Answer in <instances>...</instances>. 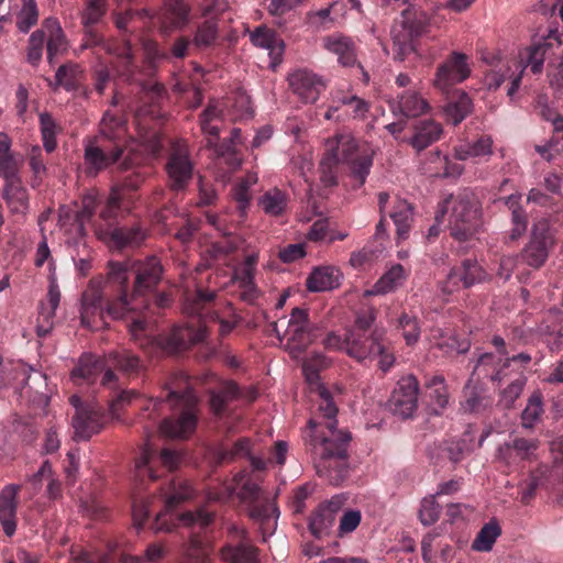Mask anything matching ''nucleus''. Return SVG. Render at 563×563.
<instances>
[{
    "label": "nucleus",
    "instance_id": "obj_39",
    "mask_svg": "<svg viewBox=\"0 0 563 563\" xmlns=\"http://www.w3.org/2000/svg\"><path fill=\"white\" fill-rule=\"evenodd\" d=\"M82 76L80 66L76 63H66L60 65L55 74V81H49V86L56 90L63 87L67 91H74L78 88L79 80Z\"/></svg>",
    "mask_w": 563,
    "mask_h": 563
},
{
    "label": "nucleus",
    "instance_id": "obj_15",
    "mask_svg": "<svg viewBox=\"0 0 563 563\" xmlns=\"http://www.w3.org/2000/svg\"><path fill=\"white\" fill-rule=\"evenodd\" d=\"M487 273L475 258H465L454 265L445 279L440 282V290L444 296H451L463 289H468L485 282Z\"/></svg>",
    "mask_w": 563,
    "mask_h": 563
},
{
    "label": "nucleus",
    "instance_id": "obj_3",
    "mask_svg": "<svg viewBox=\"0 0 563 563\" xmlns=\"http://www.w3.org/2000/svg\"><path fill=\"white\" fill-rule=\"evenodd\" d=\"M312 393L316 409L308 421L307 441L319 455L314 464L319 477L338 486L349 474L347 448L352 439L351 433L335 428L338 406L331 391L325 386L318 385Z\"/></svg>",
    "mask_w": 563,
    "mask_h": 563
},
{
    "label": "nucleus",
    "instance_id": "obj_8",
    "mask_svg": "<svg viewBox=\"0 0 563 563\" xmlns=\"http://www.w3.org/2000/svg\"><path fill=\"white\" fill-rule=\"evenodd\" d=\"M439 203L451 210L448 228L450 235L460 243L474 239L482 227V208L477 197L467 190L454 196L448 195Z\"/></svg>",
    "mask_w": 563,
    "mask_h": 563
},
{
    "label": "nucleus",
    "instance_id": "obj_31",
    "mask_svg": "<svg viewBox=\"0 0 563 563\" xmlns=\"http://www.w3.org/2000/svg\"><path fill=\"white\" fill-rule=\"evenodd\" d=\"M339 285V271L333 266L316 267L306 279V287L312 292L331 290Z\"/></svg>",
    "mask_w": 563,
    "mask_h": 563
},
{
    "label": "nucleus",
    "instance_id": "obj_1",
    "mask_svg": "<svg viewBox=\"0 0 563 563\" xmlns=\"http://www.w3.org/2000/svg\"><path fill=\"white\" fill-rule=\"evenodd\" d=\"M163 266L156 256L132 264L110 262L104 291L90 282L81 296V323L96 331L106 319L123 320L131 336L139 341L145 335L150 295L162 280Z\"/></svg>",
    "mask_w": 563,
    "mask_h": 563
},
{
    "label": "nucleus",
    "instance_id": "obj_22",
    "mask_svg": "<svg viewBox=\"0 0 563 563\" xmlns=\"http://www.w3.org/2000/svg\"><path fill=\"white\" fill-rule=\"evenodd\" d=\"M345 503L346 497L340 494L320 504L309 520L311 533L317 538L325 533L333 526L336 515L343 509Z\"/></svg>",
    "mask_w": 563,
    "mask_h": 563
},
{
    "label": "nucleus",
    "instance_id": "obj_59",
    "mask_svg": "<svg viewBox=\"0 0 563 563\" xmlns=\"http://www.w3.org/2000/svg\"><path fill=\"white\" fill-rule=\"evenodd\" d=\"M124 121L109 111L103 114L100 122V131L97 136H103L104 140L114 141L119 132L123 131Z\"/></svg>",
    "mask_w": 563,
    "mask_h": 563
},
{
    "label": "nucleus",
    "instance_id": "obj_42",
    "mask_svg": "<svg viewBox=\"0 0 563 563\" xmlns=\"http://www.w3.org/2000/svg\"><path fill=\"white\" fill-rule=\"evenodd\" d=\"M108 363L128 376L136 375L143 369L140 357L125 350L110 353Z\"/></svg>",
    "mask_w": 563,
    "mask_h": 563
},
{
    "label": "nucleus",
    "instance_id": "obj_16",
    "mask_svg": "<svg viewBox=\"0 0 563 563\" xmlns=\"http://www.w3.org/2000/svg\"><path fill=\"white\" fill-rule=\"evenodd\" d=\"M554 245V234L547 219L537 221L531 231V236L521 252V260L532 268H540L549 257V252Z\"/></svg>",
    "mask_w": 563,
    "mask_h": 563
},
{
    "label": "nucleus",
    "instance_id": "obj_43",
    "mask_svg": "<svg viewBox=\"0 0 563 563\" xmlns=\"http://www.w3.org/2000/svg\"><path fill=\"white\" fill-rule=\"evenodd\" d=\"M472 375L483 376L492 382L501 383L508 376V372H505L504 364L496 369V356L492 353H484L478 357Z\"/></svg>",
    "mask_w": 563,
    "mask_h": 563
},
{
    "label": "nucleus",
    "instance_id": "obj_49",
    "mask_svg": "<svg viewBox=\"0 0 563 563\" xmlns=\"http://www.w3.org/2000/svg\"><path fill=\"white\" fill-rule=\"evenodd\" d=\"M434 412L444 409L449 404V391L443 376H433L426 382Z\"/></svg>",
    "mask_w": 563,
    "mask_h": 563
},
{
    "label": "nucleus",
    "instance_id": "obj_58",
    "mask_svg": "<svg viewBox=\"0 0 563 563\" xmlns=\"http://www.w3.org/2000/svg\"><path fill=\"white\" fill-rule=\"evenodd\" d=\"M38 19L37 5L34 0H23V5L18 14L16 26L18 29L26 33L29 30L36 24Z\"/></svg>",
    "mask_w": 563,
    "mask_h": 563
},
{
    "label": "nucleus",
    "instance_id": "obj_62",
    "mask_svg": "<svg viewBox=\"0 0 563 563\" xmlns=\"http://www.w3.org/2000/svg\"><path fill=\"white\" fill-rule=\"evenodd\" d=\"M440 511H441V507L435 501V497L434 496L426 497L422 499L421 507L419 510L420 521L424 526H430L439 519Z\"/></svg>",
    "mask_w": 563,
    "mask_h": 563
},
{
    "label": "nucleus",
    "instance_id": "obj_46",
    "mask_svg": "<svg viewBox=\"0 0 563 563\" xmlns=\"http://www.w3.org/2000/svg\"><path fill=\"white\" fill-rule=\"evenodd\" d=\"M331 363L332 361L329 357L319 352L312 353L303 361L302 372L306 380L312 388L313 386L317 387L318 385H321L319 383V373L322 369L328 368Z\"/></svg>",
    "mask_w": 563,
    "mask_h": 563
},
{
    "label": "nucleus",
    "instance_id": "obj_20",
    "mask_svg": "<svg viewBox=\"0 0 563 563\" xmlns=\"http://www.w3.org/2000/svg\"><path fill=\"white\" fill-rule=\"evenodd\" d=\"M385 339V332L377 329L371 333L346 332L345 352L357 362L372 361L382 353Z\"/></svg>",
    "mask_w": 563,
    "mask_h": 563
},
{
    "label": "nucleus",
    "instance_id": "obj_36",
    "mask_svg": "<svg viewBox=\"0 0 563 563\" xmlns=\"http://www.w3.org/2000/svg\"><path fill=\"white\" fill-rule=\"evenodd\" d=\"M167 10L166 20L162 22V29L169 33L174 29H181L188 23L190 8L184 0H165Z\"/></svg>",
    "mask_w": 563,
    "mask_h": 563
},
{
    "label": "nucleus",
    "instance_id": "obj_33",
    "mask_svg": "<svg viewBox=\"0 0 563 563\" xmlns=\"http://www.w3.org/2000/svg\"><path fill=\"white\" fill-rule=\"evenodd\" d=\"M324 47L335 54L338 56V60L343 66H352L356 62V54L354 43L351 38L340 35L333 34L327 36L323 40Z\"/></svg>",
    "mask_w": 563,
    "mask_h": 563
},
{
    "label": "nucleus",
    "instance_id": "obj_11",
    "mask_svg": "<svg viewBox=\"0 0 563 563\" xmlns=\"http://www.w3.org/2000/svg\"><path fill=\"white\" fill-rule=\"evenodd\" d=\"M432 22L423 11L405 10L401 20L391 27L393 58L402 62L413 51V38L427 34Z\"/></svg>",
    "mask_w": 563,
    "mask_h": 563
},
{
    "label": "nucleus",
    "instance_id": "obj_24",
    "mask_svg": "<svg viewBox=\"0 0 563 563\" xmlns=\"http://www.w3.org/2000/svg\"><path fill=\"white\" fill-rule=\"evenodd\" d=\"M442 134L441 123L433 119H424L417 121L412 125L411 135L404 137L401 142L407 143L419 153L438 142Z\"/></svg>",
    "mask_w": 563,
    "mask_h": 563
},
{
    "label": "nucleus",
    "instance_id": "obj_5",
    "mask_svg": "<svg viewBox=\"0 0 563 563\" xmlns=\"http://www.w3.org/2000/svg\"><path fill=\"white\" fill-rule=\"evenodd\" d=\"M216 294L208 289H197L194 294L187 295L184 302V312L196 320L186 325H177L172 329L165 338V349L169 353H179L190 346L205 341L208 330L201 316L208 306L211 305Z\"/></svg>",
    "mask_w": 563,
    "mask_h": 563
},
{
    "label": "nucleus",
    "instance_id": "obj_56",
    "mask_svg": "<svg viewBox=\"0 0 563 563\" xmlns=\"http://www.w3.org/2000/svg\"><path fill=\"white\" fill-rule=\"evenodd\" d=\"M40 128L43 139V145L46 152L51 153L56 148V130L57 125L53 117L48 112L40 114Z\"/></svg>",
    "mask_w": 563,
    "mask_h": 563
},
{
    "label": "nucleus",
    "instance_id": "obj_52",
    "mask_svg": "<svg viewBox=\"0 0 563 563\" xmlns=\"http://www.w3.org/2000/svg\"><path fill=\"white\" fill-rule=\"evenodd\" d=\"M472 111V100L466 93H462L455 102L445 107V115L453 125L460 124Z\"/></svg>",
    "mask_w": 563,
    "mask_h": 563
},
{
    "label": "nucleus",
    "instance_id": "obj_61",
    "mask_svg": "<svg viewBox=\"0 0 563 563\" xmlns=\"http://www.w3.org/2000/svg\"><path fill=\"white\" fill-rule=\"evenodd\" d=\"M320 331V327L309 323L305 328H295L291 332L290 340L298 347L306 349L319 338Z\"/></svg>",
    "mask_w": 563,
    "mask_h": 563
},
{
    "label": "nucleus",
    "instance_id": "obj_18",
    "mask_svg": "<svg viewBox=\"0 0 563 563\" xmlns=\"http://www.w3.org/2000/svg\"><path fill=\"white\" fill-rule=\"evenodd\" d=\"M419 383L413 375H406L399 378L390 398L388 406L390 411L402 419L413 416L418 409Z\"/></svg>",
    "mask_w": 563,
    "mask_h": 563
},
{
    "label": "nucleus",
    "instance_id": "obj_7",
    "mask_svg": "<svg viewBox=\"0 0 563 563\" xmlns=\"http://www.w3.org/2000/svg\"><path fill=\"white\" fill-rule=\"evenodd\" d=\"M107 0H86L85 8L81 12V23L86 29L85 48L100 46L108 54L115 55L121 60L120 76L125 77L128 81L132 79L133 70V51L130 40L124 38L122 46L107 41L97 34L91 26L99 23L107 12Z\"/></svg>",
    "mask_w": 563,
    "mask_h": 563
},
{
    "label": "nucleus",
    "instance_id": "obj_26",
    "mask_svg": "<svg viewBox=\"0 0 563 563\" xmlns=\"http://www.w3.org/2000/svg\"><path fill=\"white\" fill-rule=\"evenodd\" d=\"M250 41L254 46L268 52L272 68H276L282 63L285 43L274 30L260 25L250 34Z\"/></svg>",
    "mask_w": 563,
    "mask_h": 563
},
{
    "label": "nucleus",
    "instance_id": "obj_30",
    "mask_svg": "<svg viewBox=\"0 0 563 563\" xmlns=\"http://www.w3.org/2000/svg\"><path fill=\"white\" fill-rule=\"evenodd\" d=\"M431 107L426 98L416 90H406L397 97L394 113L397 111L406 119L418 118L428 113Z\"/></svg>",
    "mask_w": 563,
    "mask_h": 563
},
{
    "label": "nucleus",
    "instance_id": "obj_41",
    "mask_svg": "<svg viewBox=\"0 0 563 563\" xmlns=\"http://www.w3.org/2000/svg\"><path fill=\"white\" fill-rule=\"evenodd\" d=\"M45 27L49 32L47 40V60L49 64H53L54 57L66 51V40L60 24L56 19H46Z\"/></svg>",
    "mask_w": 563,
    "mask_h": 563
},
{
    "label": "nucleus",
    "instance_id": "obj_19",
    "mask_svg": "<svg viewBox=\"0 0 563 563\" xmlns=\"http://www.w3.org/2000/svg\"><path fill=\"white\" fill-rule=\"evenodd\" d=\"M122 185L112 187L106 205L100 210V219L104 221V228H117V219L121 210H129L136 199L139 184L128 178Z\"/></svg>",
    "mask_w": 563,
    "mask_h": 563
},
{
    "label": "nucleus",
    "instance_id": "obj_9",
    "mask_svg": "<svg viewBox=\"0 0 563 563\" xmlns=\"http://www.w3.org/2000/svg\"><path fill=\"white\" fill-rule=\"evenodd\" d=\"M243 475L235 477L239 490L236 497L243 505L247 516L258 523L262 539L265 542L267 537L272 536L277 526L279 510L267 494L263 493L260 486L251 478L243 479Z\"/></svg>",
    "mask_w": 563,
    "mask_h": 563
},
{
    "label": "nucleus",
    "instance_id": "obj_27",
    "mask_svg": "<svg viewBox=\"0 0 563 563\" xmlns=\"http://www.w3.org/2000/svg\"><path fill=\"white\" fill-rule=\"evenodd\" d=\"M20 485L10 484L0 493V523L7 537H12L16 530L18 494Z\"/></svg>",
    "mask_w": 563,
    "mask_h": 563
},
{
    "label": "nucleus",
    "instance_id": "obj_40",
    "mask_svg": "<svg viewBox=\"0 0 563 563\" xmlns=\"http://www.w3.org/2000/svg\"><path fill=\"white\" fill-rule=\"evenodd\" d=\"M219 42V27L214 20H206L197 26L191 40L192 48L202 51L214 47Z\"/></svg>",
    "mask_w": 563,
    "mask_h": 563
},
{
    "label": "nucleus",
    "instance_id": "obj_13",
    "mask_svg": "<svg viewBox=\"0 0 563 563\" xmlns=\"http://www.w3.org/2000/svg\"><path fill=\"white\" fill-rule=\"evenodd\" d=\"M562 42L558 31L550 30L545 36L533 41L530 45L525 47L520 54V66L521 70L519 74L511 78L510 87L507 91L509 97H514L520 87L523 70L529 68L534 75H539L543 70L545 56L553 51L559 48Z\"/></svg>",
    "mask_w": 563,
    "mask_h": 563
},
{
    "label": "nucleus",
    "instance_id": "obj_14",
    "mask_svg": "<svg viewBox=\"0 0 563 563\" xmlns=\"http://www.w3.org/2000/svg\"><path fill=\"white\" fill-rule=\"evenodd\" d=\"M223 563H260V550L250 538L249 531L231 525L228 528V541L220 550Z\"/></svg>",
    "mask_w": 563,
    "mask_h": 563
},
{
    "label": "nucleus",
    "instance_id": "obj_55",
    "mask_svg": "<svg viewBox=\"0 0 563 563\" xmlns=\"http://www.w3.org/2000/svg\"><path fill=\"white\" fill-rule=\"evenodd\" d=\"M15 158L11 152V139L4 132H0V174L13 176Z\"/></svg>",
    "mask_w": 563,
    "mask_h": 563
},
{
    "label": "nucleus",
    "instance_id": "obj_21",
    "mask_svg": "<svg viewBox=\"0 0 563 563\" xmlns=\"http://www.w3.org/2000/svg\"><path fill=\"white\" fill-rule=\"evenodd\" d=\"M99 235L115 249L135 247L141 245L148 236V230L141 222L130 227L103 228L98 229Z\"/></svg>",
    "mask_w": 563,
    "mask_h": 563
},
{
    "label": "nucleus",
    "instance_id": "obj_37",
    "mask_svg": "<svg viewBox=\"0 0 563 563\" xmlns=\"http://www.w3.org/2000/svg\"><path fill=\"white\" fill-rule=\"evenodd\" d=\"M409 276L401 264H394L375 283L373 291L377 295L394 291L400 287Z\"/></svg>",
    "mask_w": 563,
    "mask_h": 563
},
{
    "label": "nucleus",
    "instance_id": "obj_34",
    "mask_svg": "<svg viewBox=\"0 0 563 563\" xmlns=\"http://www.w3.org/2000/svg\"><path fill=\"white\" fill-rule=\"evenodd\" d=\"M240 397V388L234 382H225L210 394V409L217 417L225 415L229 405Z\"/></svg>",
    "mask_w": 563,
    "mask_h": 563
},
{
    "label": "nucleus",
    "instance_id": "obj_38",
    "mask_svg": "<svg viewBox=\"0 0 563 563\" xmlns=\"http://www.w3.org/2000/svg\"><path fill=\"white\" fill-rule=\"evenodd\" d=\"M390 218L396 225L397 241L408 239L413 220L412 206L405 200L397 201L394 210L390 212Z\"/></svg>",
    "mask_w": 563,
    "mask_h": 563
},
{
    "label": "nucleus",
    "instance_id": "obj_32",
    "mask_svg": "<svg viewBox=\"0 0 563 563\" xmlns=\"http://www.w3.org/2000/svg\"><path fill=\"white\" fill-rule=\"evenodd\" d=\"M166 168L168 176H191L194 164L186 143L178 142L173 145Z\"/></svg>",
    "mask_w": 563,
    "mask_h": 563
},
{
    "label": "nucleus",
    "instance_id": "obj_54",
    "mask_svg": "<svg viewBox=\"0 0 563 563\" xmlns=\"http://www.w3.org/2000/svg\"><path fill=\"white\" fill-rule=\"evenodd\" d=\"M200 128L205 135H207V146L212 148L217 156L224 157L225 154L231 153V145L219 143L220 128L213 122L200 121Z\"/></svg>",
    "mask_w": 563,
    "mask_h": 563
},
{
    "label": "nucleus",
    "instance_id": "obj_63",
    "mask_svg": "<svg viewBox=\"0 0 563 563\" xmlns=\"http://www.w3.org/2000/svg\"><path fill=\"white\" fill-rule=\"evenodd\" d=\"M361 521H362V514L360 510H356V509L344 510L340 518L338 536L344 537L346 534L352 533L360 526Z\"/></svg>",
    "mask_w": 563,
    "mask_h": 563
},
{
    "label": "nucleus",
    "instance_id": "obj_17",
    "mask_svg": "<svg viewBox=\"0 0 563 563\" xmlns=\"http://www.w3.org/2000/svg\"><path fill=\"white\" fill-rule=\"evenodd\" d=\"M470 76L471 67L467 55L453 52L438 66L432 86L442 93H449L455 85L463 82Z\"/></svg>",
    "mask_w": 563,
    "mask_h": 563
},
{
    "label": "nucleus",
    "instance_id": "obj_48",
    "mask_svg": "<svg viewBox=\"0 0 563 563\" xmlns=\"http://www.w3.org/2000/svg\"><path fill=\"white\" fill-rule=\"evenodd\" d=\"M492 144L493 141L489 136H481L473 143H466L455 147V157L460 161H465L489 155L492 153Z\"/></svg>",
    "mask_w": 563,
    "mask_h": 563
},
{
    "label": "nucleus",
    "instance_id": "obj_2",
    "mask_svg": "<svg viewBox=\"0 0 563 563\" xmlns=\"http://www.w3.org/2000/svg\"><path fill=\"white\" fill-rule=\"evenodd\" d=\"M125 406L141 410L140 420L150 438L159 431L169 439L186 440L196 431L199 419V398L183 373L174 375L156 398H147L135 389L123 390L111 400L113 415Z\"/></svg>",
    "mask_w": 563,
    "mask_h": 563
},
{
    "label": "nucleus",
    "instance_id": "obj_50",
    "mask_svg": "<svg viewBox=\"0 0 563 563\" xmlns=\"http://www.w3.org/2000/svg\"><path fill=\"white\" fill-rule=\"evenodd\" d=\"M256 179L257 178H241L231 189V197L242 214L246 212L251 205L253 198L251 188L256 183Z\"/></svg>",
    "mask_w": 563,
    "mask_h": 563
},
{
    "label": "nucleus",
    "instance_id": "obj_23",
    "mask_svg": "<svg viewBox=\"0 0 563 563\" xmlns=\"http://www.w3.org/2000/svg\"><path fill=\"white\" fill-rule=\"evenodd\" d=\"M288 82L294 93L306 103L316 102L324 89L322 79L307 69H298L291 73L288 76Z\"/></svg>",
    "mask_w": 563,
    "mask_h": 563
},
{
    "label": "nucleus",
    "instance_id": "obj_29",
    "mask_svg": "<svg viewBox=\"0 0 563 563\" xmlns=\"http://www.w3.org/2000/svg\"><path fill=\"white\" fill-rule=\"evenodd\" d=\"M106 369V362L89 353L82 354L70 373V378L76 385L92 384Z\"/></svg>",
    "mask_w": 563,
    "mask_h": 563
},
{
    "label": "nucleus",
    "instance_id": "obj_35",
    "mask_svg": "<svg viewBox=\"0 0 563 563\" xmlns=\"http://www.w3.org/2000/svg\"><path fill=\"white\" fill-rule=\"evenodd\" d=\"M3 198L10 210L14 213H24L29 207L27 191L21 183V178H5Z\"/></svg>",
    "mask_w": 563,
    "mask_h": 563
},
{
    "label": "nucleus",
    "instance_id": "obj_12",
    "mask_svg": "<svg viewBox=\"0 0 563 563\" xmlns=\"http://www.w3.org/2000/svg\"><path fill=\"white\" fill-rule=\"evenodd\" d=\"M184 460L183 453L169 448L159 453L147 442L141 456L135 461L134 479L141 485L155 482L162 476L161 471L173 472Z\"/></svg>",
    "mask_w": 563,
    "mask_h": 563
},
{
    "label": "nucleus",
    "instance_id": "obj_4",
    "mask_svg": "<svg viewBox=\"0 0 563 563\" xmlns=\"http://www.w3.org/2000/svg\"><path fill=\"white\" fill-rule=\"evenodd\" d=\"M161 489L165 498L166 512L157 515L154 529L170 531L176 526L190 528L192 531L184 551L185 563H210L211 548L200 532L213 521V514L203 509L180 515L172 512L180 503L190 500L196 495V489L187 479L173 477L167 486Z\"/></svg>",
    "mask_w": 563,
    "mask_h": 563
},
{
    "label": "nucleus",
    "instance_id": "obj_60",
    "mask_svg": "<svg viewBox=\"0 0 563 563\" xmlns=\"http://www.w3.org/2000/svg\"><path fill=\"white\" fill-rule=\"evenodd\" d=\"M542 412H543L542 397H541V395L533 394L529 398L528 404H527L525 410L522 411V415H521L522 426L525 428L531 429L534 426V423L537 422V420L540 418Z\"/></svg>",
    "mask_w": 563,
    "mask_h": 563
},
{
    "label": "nucleus",
    "instance_id": "obj_45",
    "mask_svg": "<svg viewBox=\"0 0 563 563\" xmlns=\"http://www.w3.org/2000/svg\"><path fill=\"white\" fill-rule=\"evenodd\" d=\"M385 243L384 241L376 242L373 238L361 251L351 254V265L355 268H362L378 260L386 249Z\"/></svg>",
    "mask_w": 563,
    "mask_h": 563
},
{
    "label": "nucleus",
    "instance_id": "obj_10",
    "mask_svg": "<svg viewBox=\"0 0 563 563\" xmlns=\"http://www.w3.org/2000/svg\"><path fill=\"white\" fill-rule=\"evenodd\" d=\"M85 144V163L95 173L104 172L112 166L124 172L133 167L139 156L132 147H122L103 136L88 137Z\"/></svg>",
    "mask_w": 563,
    "mask_h": 563
},
{
    "label": "nucleus",
    "instance_id": "obj_47",
    "mask_svg": "<svg viewBox=\"0 0 563 563\" xmlns=\"http://www.w3.org/2000/svg\"><path fill=\"white\" fill-rule=\"evenodd\" d=\"M252 442L249 438L239 439L231 449L221 446L216 450L214 459L218 464L230 463L240 457L251 454Z\"/></svg>",
    "mask_w": 563,
    "mask_h": 563
},
{
    "label": "nucleus",
    "instance_id": "obj_64",
    "mask_svg": "<svg viewBox=\"0 0 563 563\" xmlns=\"http://www.w3.org/2000/svg\"><path fill=\"white\" fill-rule=\"evenodd\" d=\"M55 316L56 310H53L48 308L46 303L41 302L36 325V333L40 338H45L49 334L54 325Z\"/></svg>",
    "mask_w": 563,
    "mask_h": 563
},
{
    "label": "nucleus",
    "instance_id": "obj_25",
    "mask_svg": "<svg viewBox=\"0 0 563 563\" xmlns=\"http://www.w3.org/2000/svg\"><path fill=\"white\" fill-rule=\"evenodd\" d=\"M106 422V416L99 406L90 409L80 410L73 417V427L75 430V439L77 441H87L93 434L100 432Z\"/></svg>",
    "mask_w": 563,
    "mask_h": 563
},
{
    "label": "nucleus",
    "instance_id": "obj_6",
    "mask_svg": "<svg viewBox=\"0 0 563 563\" xmlns=\"http://www.w3.org/2000/svg\"><path fill=\"white\" fill-rule=\"evenodd\" d=\"M325 150L320 161L323 174L331 173L339 164H347L354 176H366L373 164V152L360 147L354 136L338 133L325 140Z\"/></svg>",
    "mask_w": 563,
    "mask_h": 563
},
{
    "label": "nucleus",
    "instance_id": "obj_51",
    "mask_svg": "<svg viewBox=\"0 0 563 563\" xmlns=\"http://www.w3.org/2000/svg\"><path fill=\"white\" fill-rule=\"evenodd\" d=\"M500 527L496 522L486 523L473 541L472 549L475 551H490L496 539L500 534Z\"/></svg>",
    "mask_w": 563,
    "mask_h": 563
},
{
    "label": "nucleus",
    "instance_id": "obj_53",
    "mask_svg": "<svg viewBox=\"0 0 563 563\" xmlns=\"http://www.w3.org/2000/svg\"><path fill=\"white\" fill-rule=\"evenodd\" d=\"M397 328L401 331L407 345H413L420 338V324L417 316L402 312L398 318Z\"/></svg>",
    "mask_w": 563,
    "mask_h": 563
},
{
    "label": "nucleus",
    "instance_id": "obj_44",
    "mask_svg": "<svg viewBox=\"0 0 563 563\" xmlns=\"http://www.w3.org/2000/svg\"><path fill=\"white\" fill-rule=\"evenodd\" d=\"M258 205L266 214L279 217L287 208V196L278 188L269 189L262 195Z\"/></svg>",
    "mask_w": 563,
    "mask_h": 563
},
{
    "label": "nucleus",
    "instance_id": "obj_57",
    "mask_svg": "<svg viewBox=\"0 0 563 563\" xmlns=\"http://www.w3.org/2000/svg\"><path fill=\"white\" fill-rule=\"evenodd\" d=\"M527 378L521 371L516 373V377L511 383L500 393L499 402L505 408H510L516 399L521 395L526 385Z\"/></svg>",
    "mask_w": 563,
    "mask_h": 563
},
{
    "label": "nucleus",
    "instance_id": "obj_28",
    "mask_svg": "<svg viewBox=\"0 0 563 563\" xmlns=\"http://www.w3.org/2000/svg\"><path fill=\"white\" fill-rule=\"evenodd\" d=\"M493 396L482 386L467 382L463 389L461 409L465 413L483 415L492 409Z\"/></svg>",
    "mask_w": 563,
    "mask_h": 563
}]
</instances>
